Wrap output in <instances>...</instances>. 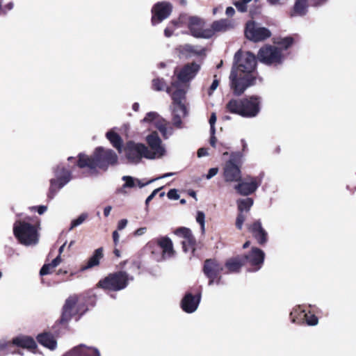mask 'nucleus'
Masks as SVG:
<instances>
[{
  "instance_id": "nucleus-3",
  "label": "nucleus",
  "mask_w": 356,
  "mask_h": 356,
  "mask_svg": "<svg viewBox=\"0 0 356 356\" xmlns=\"http://www.w3.org/2000/svg\"><path fill=\"white\" fill-rule=\"evenodd\" d=\"M261 98L259 96H249L241 99H231L227 104V109L232 113L244 118H254L260 112Z\"/></svg>"
},
{
  "instance_id": "nucleus-6",
  "label": "nucleus",
  "mask_w": 356,
  "mask_h": 356,
  "mask_svg": "<svg viewBox=\"0 0 356 356\" xmlns=\"http://www.w3.org/2000/svg\"><path fill=\"white\" fill-rule=\"evenodd\" d=\"M259 60L268 65H277L283 61V55L280 49L266 46L259 49L257 54Z\"/></svg>"
},
{
  "instance_id": "nucleus-7",
  "label": "nucleus",
  "mask_w": 356,
  "mask_h": 356,
  "mask_svg": "<svg viewBox=\"0 0 356 356\" xmlns=\"http://www.w3.org/2000/svg\"><path fill=\"white\" fill-rule=\"evenodd\" d=\"M149 149L146 147L145 158L148 159H160L165 154V149L156 132L147 136Z\"/></svg>"
},
{
  "instance_id": "nucleus-52",
  "label": "nucleus",
  "mask_w": 356,
  "mask_h": 356,
  "mask_svg": "<svg viewBox=\"0 0 356 356\" xmlns=\"http://www.w3.org/2000/svg\"><path fill=\"white\" fill-rule=\"evenodd\" d=\"M293 42V39L291 38H284L281 41V45L284 47L285 49H287Z\"/></svg>"
},
{
  "instance_id": "nucleus-29",
  "label": "nucleus",
  "mask_w": 356,
  "mask_h": 356,
  "mask_svg": "<svg viewBox=\"0 0 356 356\" xmlns=\"http://www.w3.org/2000/svg\"><path fill=\"white\" fill-rule=\"evenodd\" d=\"M179 50L182 55L188 57L200 56L204 51V48L199 46H193L189 44L180 46L179 47Z\"/></svg>"
},
{
  "instance_id": "nucleus-51",
  "label": "nucleus",
  "mask_w": 356,
  "mask_h": 356,
  "mask_svg": "<svg viewBox=\"0 0 356 356\" xmlns=\"http://www.w3.org/2000/svg\"><path fill=\"white\" fill-rule=\"evenodd\" d=\"M30 209H31V211L37 210L38 213L40 215H42L47 210V207L41 205L39 207H31Z\"/></svg>"
},
{
  "instance_id": "nucleus-28",
  "label": "nucleus",
  "mask_w": 356,
  "mask_h": 356,
  "mask_svg": "<svg viewBox=\"0 0 356 356\" xmlns=\"http://www.w3.org/2000/svg\"><path fill=\"white\" fill-rule=\"evenodd\" d=\"M37 340L39 343L43 346L54 350L57 346V342L54 336L49 333H42L37 336Z\"/></svg>"
},
{
  "instance_id": "nucleus-23",
  "label": "nucleus",
  "mask_w": 356,
  "mask_h": 356,
  "mask_svg": "<svg viewBox=\"0 0 356 356\" xmlns=\"http://www.w3.org/2000/svg\"><path fill=\"white\" fill-rule=\"evenodd\" d=\"M248 229L259 245H264L268 241V233L262 227L260 220L248 225Z\"/></svg>"
},
{
  "instance_id": "nucleus-34",
  "label": "nucleus",
  "mask_w": 356,
  "mask_h": 356,
  "mask_svg": "<svg viewBox=\"0 0 356 356\" xmlns=\"http://www.w3.org/2000/svg\"><path fill=\"white\" fill-rule=\"evenodd\" d=\"M106 138L111 142L114 147H115L118 152H122V139L120 136L113 131H108L106 133Z\"/></svg>"
},
{
  "instance_id": "nucleus-41",
  "label": "nucleus",
  "mask_w": 356,
  "mask_h": 356,
  "mask_svg": "<svg viewBox=\"0 0 356 356\" xmlns=\"http://www.w3.org/2000/svg\"><path fill=\"white\" fill-rule=\"evenodd\" d=\"M88 215L86 213H81L76 219L72 221L70 230L73 229L74 227L81 225L88 218Z\"/></svg>"
},
{
  "instance_id": "nucleus-16",
  "label": "nucleus",
  "mask_w": 356,
  "mask_h": 356,
  "mask_svg": "<svg viewBox=\"0 0 356 356\" xmlns=\"http://www.w3.org/2000/svg\"><path fill=\"white\" fill-rule=\"evenodd\" d=\"M172 9V6L167 1H161L156 3L152 9V22L154 25L161 23L163 20L167 19Z\"/></svg>"
},
{
  "instance_id": "nucleus-32",
  "label": "nucleus",
  "mask_w": 356,
  "mask_h": 356,
  "mask_svg": "<svg viewBox=\"0 0 356 356\" xmlns=\"http://www.w3.org/2000/svg\"><path fill=\"white\" fill-rule=\"evenodd\" d=\"M103 257V248H99L95 250L93 255L88 259L87 264L82 267V270H85L99 264V260Z\"/></svg>"
},
{
  "instance_id": "nucleus-10",
  "label": "nucleus",
  "mask_w": 356,
  "mask_h": 356,
  "mask_svg": "<svg viewBox=\"0 0 356 356\" xmlns=\"http://www.w3.org/2000/svg\"><path fill=\"white\" fill-rule=\"evenodd\" d=\"M146 146L141 143L129 141L124 147V154L129 163H138L143 157L145 158Z\"/></svg>"
},
{
  "instance_id": "nucleus-61",
  "label": "nucleus",
  "mask_w": 356,
  "mask_h": 356,
  "mask_svg": "<svg viewBox=\"0 0 356 356\" xmlns=\"http://www.w3.org/2000/svg\"><path fill=\"white\" fill-rule=\"evenodd\" d=\"M285 0H267V2L271 6H279L283 4Z\"/></svg>"
},
{
  "instance_id": "nucleus-14",
  "label": "nucleus",
  "mask_w": 356,
  "mask_h": 356,
  "mask_svg": "<svg viewBox=\"0 0 356 356\" xmlns=\"http://www.w3.org/2000/svg\"><path fill=\"white\" fill-rule=\"evenodd\" d=\"M222 266L216 259H209L204 261L203 272L209 278V285L214 283L219 284L220 277L218 278V274L222 270Z\"/></svg>"
},
{
  "instance_id": "nucleus-47",
  "label": "nucleus",
  "mask_w": 356,
  "mask_h": 356,
  "mask_svg": "<svg viewBox=\"0 0 356 356\" xmlns=\"http://www.w3.org/2000/svg\"><path fill=\"white\" fill-rule=\"evenodd\" d=\"M54 268H51V266L49 264H44L42 268L40 269V275H46L49 274Z\"/></svg>"
},
{
  "instance_id": "nucleus-13",
  "label": "nucleus",
  "mask_w": 356,
  "mask_h": 356,
  "mask_svg": "<svg viewBox=\"0 0 356 356\" xmlns=\"http://www.w3.org/2000/svg\"><path fill=\"white\" fill-rule=\"evenodd\" d=\"M188 28L195 38H210L213 35V30L206 27L204 22L197 17L190 18Z\"/></svg>"
},
{
  "instance_id": "nucleus-5",
  "label": "nucleus",
  "mask_w": 356,
  "mask_h": 356,
  "mask_svg": "<svg viewBox=\"0 0 356 356\" xmlns=\"http://www.w3.org/2000/svg\"><path fill=\"white\" fill-rule=\"evenodd\" d=\"M134 277L129 276L126 272L119 271L111 273L104 279L99 281L97 286L104 290L117 291L126 288L129 281Z\"/></svg>"
},
{
  "instance_id": "nucleus-62",
  "label": "nucleus",
  "mask_w": 356,
  "mask_h": 356,
  "mask_svg": "<svg viewBox=\"0 0 356 356\" xmlns=\"http://www.w3.org/2000/svg\"><path fill=\"white\" fill-rule=\"evenodd\" d=\"M119 238H120L119 233L118 232V231H114L113 232V239L114 244L115 245H118V243L119 242Z\"/></svg>"
},
{
  "instance_id": "nucleus-2",
  "label": "nucleus",
  "mask_w": 356,
  "mask_h": 356,
  "mask_svg": "<svg viewBox=\"0 0 356 356\" xmlns=\"http://www.w3.org/2000/svg\"><path fill=\"white\" fill-rule=\"evenodd\" d=\"M187 89L188 86L176 81H172L170 86L166 88V92L171 96L173 101L172 122L177 128H181V118L186 115V108L183 101L185 99Z\"/></svg>"
},
{
  "instance_id": "nucleus-59",
  "label": "nucleus",
  "mask_w": 356,
  "mask_h": 356,
  "mask_svg": "<svg viewBox=\"0 0 356 356\" xmlns=\"http://www.w3.org/2000/svg\"><path fill=\"white\" fill-rule=\"evenodd\" d=\"M327 1L328 0H311L312 6H321Z\"/></svg>"
},
{
  "instance_id": "nucleus-55",
  "label": "nucleus",
  "mask_w": 356,
  "mask_h": 356,
  "mask_svg": "<svg viewBox=\"0 0 356 356\" xmlns=\"http://www.w3.org/2000/svg\"><path fill=\"white\" fill-rule=\"evenodd\" d=\"M219 85V82L217 79H214L213 83H211L209 90V95H211L213 92L216 90Z\"/></svg>"
},
{
  "instance_id": "nucleus-58",
  "label": "nucleus",
  "mask_w": 356,
  "mask_h": 356,
  "mask_svg": "<svg viewBox=\"0 0 356 356\" xmlns=\"http://www.w3.org/2000/svg\"><path fill=\"white\" fill-rule=\"evenodd\" d=\"M147 232V227H140L138 229H137L134 232V236H140L143 234H145Z\"/></svg>"
},
{
  "instance_id": "nucleus-20",
  "label": "nucleus",
  "mask_w": 356,
  "mask_h": 356,
  "mask_svg": "<svg viewBox=\"0 0 356 356\" xmlns=\"http://www.w3.org/2000/svg\"><path fill=\"white\" fill-rule=\"evenodd\" d=\"M156 244L162 250V254L157 261H162L172 257L175 254L173 244L171 239L167 236H162L156 239Z\"/></svg>"
},
{
  "instance_id": "nucleus-24",
  "label": "nucleus",
  "mask_w": 356,
  "mask_h": 356,
  "mask_svg": "<svg viewBox=\"0 0 356 356\" xmlns=\"http://www.w3.org/2000/svg\"><path fill=\"white\" fill-rule=\"evenodd\" d=\"M200 294L193 296L191 293H186L181 300V307L183 310L189 314L195 312L200 304Z\"/></svg>"
},
{
  "instance_id": "nucleus-44",
  "label": "nucleus",
  "mask_w": 356,
  "mask_h": 356,
  "mask_svg": "<svg viewBox=\"0 0 356 356\" xmlns=\"http://www.w3.org/2000/svg\"><path fill=\"white\" fill-rule=\"evenodd\" d=\"M217 118L215 113H212L209 119V124H210V132L211 134H215L216 133V129H215V124L216 122Z\"/></svg>"
},
{
  "instance_id": "nucleus-8",
  "label": "nucleus",
  "mask_w": 356,
  "mask_h": 356,
  "mask_svg": "<svg viewBox=\"0 0 356 356\" xmlns=\"http://www.w3.org/2000/svg\"><path fill=\"white\" fill-rule=\"evenodd\" d=\"M55 178L50 180L51 193H56L72 179V172L62 165H59L54 170Z\"/></svg>"
},
{
  "instance_id": "nucleus-42",
  "label": "nucleus",
  "mask_w": 356,
  "mask_h": 356,
  "mask_svg": "<svg viewBox=\"0 0 356 356\" xmlns=\"http://www.w3.org/2000/svg\"><path fill=\"white\" fill-rule=\"evenodd\" d=\"M175 234L178 236L183 238V239L188 238L191 235H192L191 231L186 227H180L177 229L175 231Z\"/></svg>"
},
{
  "instance_id": "nucleus-64",
  "label": "nucleus",
  "mask_w": 356,
  "mask_h": 356,
  "mask_svg": "<svg viewBox=\"0 0 356 356\" xmlns=\"http://www.w3.org/2000/svg\"><path fill=\"white\" fill-rule=\"evenodd\" d=\"M235 13V10L232 7H227L226 9V15L228 16H232Z\"/></svg>"
},
{
  "instance_id": "nucleus-21",
  "label": "nucleus",
  "mask_w": 356,
  "mask_h": 356,
  "mask_svg": "<svg viewBox=\"0 0 356 356\" xmlns=\"http://www.w3.org/2000/svg\"><path fill=\"white\" fill-rule=\"evenodd\" d=\"M223 176L226 182H238L242 178L240 166L226 162L223 168Z\"/></svg>"
},
{
  "instance_id": "nucleus-18",
  "label": "nucleus",
  "mask_w": 356,
  "mask_h": 356,
  "mask_svg": "<svg viewBox=\"0 0 356 356\" xmlns=\"http://www.w3.org/2000/svg\"><path fill=\"white\" fill-rule=\"evenodd\" d=\"M200 70V65L193 63L184 65L179 72L175 71L178 82L186 83L195 78Z\"/></svg>"
},
{
  "instance_id": "nucleus-50",
  "label": "nucleus",
  "mask_w": 356,
  "mask_h": 356,
  "mask_svg": "<svg viewBox=\"0 0 356 356\" xmlns=\"http://www.w3.org/2000/svg\"><path fill=\"white\" fill-rule=\"evenodd\" d=\"M218 172V168H212L209 169L208 174L206 176V178L207 179H210L214 176H216Z\"/></svg>"
},
{
  "instance_id": "nucleus-1",
  "label": "nucleus",
  "mask_w": 356,
  "mask_h": 356,
  "mask_svg": "<svg viewBox=\"0 0 356 356\" xmlns=\"http://www.w3.org/2000/svg\"><path fill=\"white\" fill-rule=\"evenodd\" d=\"M255 56L249 52L238 51L234 56V64L229 76L230 86L235 95L239 96L257 79Z\"/></svg>"
},
{
  "instance_id": "nucleus-15",
  "label": "nucleus",
  "mask_w": 356,
  "mask_h": 356,
  "mask_svg": "<svg viewBox=\"0 0 356 356\" xmlns=\"http://www.w3.org/2000/svg\"><path fill=\"white\" fill-rule=\"evenodd\" d=\"M95 156L97 159L99 168L104 170L109 165H114L118 161V156L113 150L101 147L96 148Z\"/></svg>"
},
{
  "instance_id": "nucleus-57",
  "label": "nucleus",
  "mask_w": 356,
  "mask_h": 356,
  "mask_svg": "<svg viewBox=\"0 0 356 356\" xmlns=\"http://www.w3.org/2000/svg\"><path fill=\"white\" fill-rule=\"evenodd\" d=\"M128 224V220L127 219H122L118 222V229L122 230L124 229Z\"/></svg>"
},
{
  "instance_id": "nucleus-56",
  "label": "nucleus",
  "mask_w": 356,
  "mask_h": 356,
  "mask_svg": "<svg viewBox=\"0 0 356 356\" xmlns=\"http://www.w3.org/2000/svg\"><path fill=\"white\" fill-rule=\"evenodd\" d=\"M161 190V188H156L152 191V193L147 197L145 200L146 206L148 205L149 202L155 197L157 193Z\"/></svg>"
},
{
  "instance_id": "nucleus-43",
  "label": "nucleus",
  "mask_w": 356,
  "mask_h": 356,
  "mask_svg": "<svg viewBox=\"0 0 356 356\" xmlns=\"http://www.w3.org/2000/svg\"><path fill=\"white\" fill-rule=\"evenodd\" d=\"M245 218H246V217L243 213H241V212L238 213L237 218H236V226L238 229H242L243 225L245 220Z\"/></svg>"
},
{
  "instance_id": "nucleus-48",
  "label": "nucleus",
  "mask_w": 356,
  "mask_h": 356,
  "mask_svg": "<svg viewBox=\"0 0 356 356\" xmlns=\"http://www.w3.org/2000/svg\"><path fill=\"white\" fill-rule=\"evenodd\" d=\"M167 196L170 200H178L179 198V195L176 189H170L168 191Z\"/></svg>"
},
{
  "instance_id": "nucleus-17",
  "label": "nucleus",
  "mask_w": 356,
  "mask_h": 356,
  "mask_svg": "<svg viewBox=\"0 0 356 356\" xmlns=\"http://www.w3.org/2000/svg\"><path fill=\"white\" fill-rule=\"evenodd\" d=\"M242 257L244 258L245 264L252 267V271H257L263 265L265 253L258 248H252L248 254Z\"/></svg>"
},
{
  "instance_id": "nucleus-37",
  "label": "nucleus",
  "mask_w": 356,
  "mask_h": 356,
  "mask_svg": "<svg viewBox=\"0 0 356 356\" xmlns=\"http://www.w3.org/2000/svg\"><path fill=\"white\" fill-rule=\"evenodd\" d=\"M301 311H304L301 309L300 306L294 308L293 311L290 314V316L291 318V321L293 323H300V321L304 320Z\"/></svg>"
},
{
  "instance_id": "nucleus-4",
  "label": "nucleus",
  "mask_w": 356,
  "mask_h": 356,
  "mask_svg": "<svg viewBox=\"0 0 356 356\" xmlns=\"http://www.w3.org/2000/svg\"><path fill=\"white\" fill-rule=\"evenodd\" d=\"M39 227L19 220L13 225V233L19 242L25 246H33L39 241Z\"/></svg>"
},
{
  "instance_id": "nucleus-9",
  "label": "nucleus",
  "mask_w": 356,
  "mask_h": 356,
  "mask_svg": "<svg viewBox=\"0 0 356 356\" xmlns=\"http://www.w3.org/2000/svg\"><path fill=\"white\" fill-rule=\"evenodd\" d=\"M142 122L153 124L165 139L173 134V129L171 127H168L166 121L156 112L147 113Z\"/></svg>"
},
{
  "instance_id": "nucleus-40",
  "label": "nucleus",
  "mask_w": 356,
  "mask_h": 356,
  "mask_svg": "<svg viewBox=\"0 0 356 356\" xmlns=\"http://www.w3.org/2000/svg\"><path fill=\"white\" fill-rule=\"evenodd\" d=\"M243 154L241 152H234L230 154V158L227 162H231L233 164L240 165L242 163Z\"/></svg>"
},
{
  "instance_id": "nucleus-54",
  "label": "nucleus",
  "mask_w": 356,
  "mask_h": 356,
  "mask_svg": "<svg viewBox=\"0 0 356 356\" xmlns=\"http://www.w3.org/2000/svg\"><path fill=\"white\" fill-rule=\"evenodd\" d=\"M62 259L60 255H58L53 261L49 264L51 266V268H55L57 267L61 262Z\"/></svg>"
},
{
  "instance_id": "nucleus-53",
  "label": "nucleus",
  "mask_w": 356,
  "mask_h": 356,
  "mask_svg": "<svg viewBox=\"0 0 356 356\" xmlns=\"http://www.w3.org/2000/svg\"><path fill=\"white\" fill-rule=\"evenodd\" d=\"M62 259L60 255H58L53 261L49 264L51 266V268H55L57 267L61 262Z\"/></svg>"
},
{
  "instance_id": "nucleus-22",
  "label": "nucleus",
  "mask_w": 356,
  "mask_h": 356,
  "mask_svg": "<svg viewBox=\"0 0 356 356\" xmlns=\"http://www.w3.org/2000/svg\"><path fill=\"white\" fill-rule=\"evenodd\" d=\"M63 356H101V354L95 347L79 344L72 348Z\"/></svg>"
},
{
  "instance_id": "nucleus-26",
  "label": "nucleus",
  "mask_w": 356,
  "mask_h": 356,
  "mask_svg": "<svg viewBox=\"0 0 356 356\" xmlns=\"http://www.w3.org/2000/svg\"><path fill=\"white\" fill-rule=\"evenodd\" d=\"M77 165L80 168L88 169L91 173L94 172L97 168H99L97 159L95 156V153L91 156L82 153L79 154Z\"/></svg>"
},
{
  "instance_id": "nucleus-25",
  "label": "nucleus",
  "mask_w": 356,
  "mask_h": 356,
  "mask_svg": "<svg viewBox=\"0 0 356 356\" xmlns=\"http://www.w3.org/2000/svg\"><path fill=\"white\" fill-rule=\"evenodd\" d=\"M76 302L77 298L76 296H71L66 300L63 308V313L61 316V321L63 323L67 322L74 315L76 314Z\"/></svg>"
},
{
  "instance_id": "nucleus-33",
  "label": "nucleus",
  "mask_w": 356,
  "mask_h": 356,
  "mask_svg": "<svg viewBox=\"0 0 356 356\" xmlns=\"http://www.w3.org/2000/svg\"><path fill=\"white\" fill-rule=\"evenodd\" d=\"M232 28V22L228 19H221L214 22L211 25V30L213 33L215 31H226Z\"/></svg>"
},
{
  "instance_id": "nucleus-30",
  "label": "nucleus",
  "mask_w": 356,
  "mask_h": 356,
  "mask_svg": "<svg viewBox=\"0 0 356 356\" xmlns=\"http://www.w3.org/2000/svg\"><path fill=\"white\" fill-rule=\"evenodd\" d=\"M244 264V258L242 256H237L228 259L225 263V267L229 273H236L238 272Z\"/></svg>"
},
{
  "instance_id": "nucleus-45",
  "label": "nucleus",
  "mask_w": 356,
  "mask_h": 356,
  "mask_svg": "<svg viewBox=\"0 0 356 356\" xmlns=\"http://www.w3.org/2000/svg\"><path fill=\"white\" fill-rule=\"evenodd\" d=\"M205 215L202 211H198L196 216L197 222L201 225L202 231L204 229Z\"/></svg>"
},
{
  "instance_id": "nucleus-12",
  "label": "nucleus",
  "mask_w": 356,
  "mask_h": 356,
  "mask_svg": "<svg viewBox=\"0 0 356 356\" xmlns=\"http://www.w3.org/2000/svg\"><path fill=\"white\" fill-rule=\"evenodd\" d=\"M245 33L247 38L254 42L264 40L270 36L268 29L260 26L254 22H248L246 24Z\"/></svg>"
},
{
  "instance_id": "nucleus-19",
  "label": "nucleus",
  "mask_w": 356,
  "mask_h": 356,
  "mask_svg": "<svg viewBox=\"0 0 356 356\" xmlns=\"http://www.w3.org/2000/svg\"><path fill=\"white\" fill-rule=\"evenodd\" d=\"M122 179L124 181V184L122 186L121 188H120L117 191L118 193L122 195L128 194V188H134L136 186L141 188L155 181V179H150L146 182H143L140 179L138 178L127 175L123 176L122 177Z\"/></svg>"
},
{
  "instance_id": "nucleus-46",
  "label": "nucleus",
  "mask_w": 356,
  "mask_h": 356,
  "mask_svg": "<svg viewBox=\"0 0 356 356\" xmlns=\"http://www.w3.org/2000/svg\"><path fill=\"white\" fill-rule=\"evenodd\" d=\"M10 342H6L5 341H0V353L3 355L8 354V348L10 346Z\"/></svg>"
},
{
  "instance_id": "nucleus-60",
  "label": "nucleus",
  "mask_w": 356,
  "mask_h": 356,
  "mask_svg": "<svg viewBox=\"0 0 356 356\" xmlns=\"http://www.w3.org/2000/svg\"><path fill=\"white\" fill-rule=\"evenodd\" d=\"M208 155V151L206 148H200L197 151L198 157H202Z\"/></svg>"
},
{
  "instance_id": "nucleus-39",
  "label": "nucleus",
  "mask_w": 356,
  "mask_h": 356,
  "mask_svg": "<svg viewBox=\"0 0 356 356\" xmlns=\"http://www.w3.org/2000/svg\"><path fill=\"white\" fill-rule=\"evenodd\" d=\"M152 88L154 90L162 91L166 90V83L163 79L155 78L152 80Z\"/></svg>"
},
{
  "instance_id": "nucleus-63",
  "label": "nucleus",
  "mask_w": 356,
  "mask_h": 356,
  "mask_svg": "<svg viewBox=\"0 0 356 356\" xmlns=\"http://www.w3.org/2000/svg\"><path fill=\"white\" fill-rule=\"evenodd\" d=\"M172 32L173 31L170 26L166 27L164 30V34L166 37H170L172 35Z\"/></svg>"
},
{
  "instance_id": "nucleus-49",
  "label": "nucleus",
  "mask_w": 356,
  "mask_h": 356,
  "mask_svg": "<svg viewBox=\"0 0 356 356\" xmlns=\"http://www.w3.org/2000/svg\"><path fill=\"white\" fill-rule=\"evenodd\" d=\"M14 8V3L13 2H9L6 3L3 8L1 7V10H0L1 13L6 15L8 11L11 10Z\"/></svg>"
},
{
  "instance_id": "nucleus-11",
  "label": "nucleus",
  "mask_w": 356,
  "mask_h": 356,
  "mask_svg": "<svg viewBox=\"0 0 356 356\" xmlns=\"http://www.w3.org/2000/svg\"><path fill=\"white\" fill-rule=\"evenodd\" d=\"M261 180L258 177L247 176L244 179L238 181L234 186L236 192L244 196L254 193L260 186Z\"/></svg>"
},
{
  "instance_id": "nucleus-27",
  "label": "nucleus",
  "mask_w": 356,
  "mask_h": 356,
  "mask_svg": "<svg viewBox=\"0 0 356 356\" xmlns=\"http://www.w3.org/2000/svg\"><path fill=\"white\" fill-rule=\"evenodd\" d=\"M12 343L19 347L35 349L37 346L35 340L28 336H19L14 338L12 341Z\"/></svg>"
},
{
  "instance_id": "nucleus-36",
  "label": "nucleus",
  "mask_w": 356,
  "mask_h": 356,
  "mask_svg": "<svg viewBox=\"0 0 356 356\" xmlns=\"http://www.w3.org/2000/svg\"><path fill=\"white\" fill-rule=\"evenodd\" d=\"M181 243L184 252H194L195 238H193V235H191L188 238H184L181 241Z\"/></svg>"
},
{
  "instance_id": "nucleus-31",
  "label": "nucleus",
  "mask_w": 356,
  "mask_h": 356,
  "mask_svg": "<svg viewBox=\"0 0 356 356\" xmlns=\"http://www.w3.org/2000/svg\"><path fill=\"white\" fill-rule=\"evenodd\" d=\"M308 0H296L293 8L291 13V16H304L307 13L308 10Z\"/></svg>"
},
{
  "instance_id": "nucleus-35",
  "label": "nucleus",
  "mask_w": 356,
  "mask_h": 356,
  "mask_svg": "<svg viewBox=\"0 0 356 356\" xmlns=\"http://www.w3.org/2000/svg\"><path fill=\"white\" fill-rule=\"evenodd\" d=\"M239 212L249 211L253 204V200L250 197L239 199L236 202Z\"/></svg>"
},
{
  "instance_id": "nucleus-38",
  "label": "nucleus",
  "mask_w": 356,
  "mask_h": 356,
  "mask_svg": "<svg viewBox=\"0 0 356 356\" xmlns=\"http://www.w3.org/2000/svg\"><path fill=\"white\" fill-rule=\"evenodd\" d=\"M300 312L304 318L303 321H305L308 325L314 326L318 324V318L314 314H307L305 311H301Z\"/></svg>"
}]
</instances>
